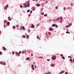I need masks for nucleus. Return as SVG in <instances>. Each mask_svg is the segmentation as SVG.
<instances>
[{"mask_svg": "<svg viewBox=\"0 0 74 74\" xmlns=\"http://www.w3.org/2000/svg\"><path fill=\"white\" fill-rule=\"evenodd\" d=\"M72 60H72V59H70V61H72Z\"/></svg>", "mask_w": 74, "mask_h": 74, "instance_id": "nucleus-43", "label": "nucleus"}, {"mask_svg": "<svg viewBox=\"0 0 74 74\" xmlns=\"http://www.w3.org/2000/svg\"><path fill=\"white\" fill-rule=\"evenodd\" d=\"M66 28H68V27H69V26L67 25L66 26Z\"/></svg>", "mask_w": 74, "mask_h": 74, "instance_id": "nucleus-22", "label": "nucleus"}, {"mask_svg": "<svg viewBox=\"0 0 74 74\" xmlns=\"http://www.w3.org/2000/svg\"><path fill=\"white\" fill-rule=\"evenodd\" d=\"M53 30V28L52 27H51L50 29H49V30H50V31H52V30Z\"/></svg>", "mask_w": 74, "mask_h": 74, "instance_id": "nucleus-5", "label": "nucleus"}, {"mask_svg": "<svg viewBox=\"0 0 74 74\" xmlns=\"http://www.w3.org/2000/svg\"><path fill=\"white\" fill-rule=\"evenodd\" d=\"M66 33H68V34H69V33H70L69 32H68V31H67L66 32Z\"/></svg>", "mask_w": 74, "mask_h": 74, "instance_id": "nucleus-24", "label": "nucleus"}, {"mask_svg": "<svg viewBox=\"0 0 74 74\" xmlns=\"http://www.w3.org/2000/svg\"><path fill=\"white\" fill-rule=\"evenodd\" d=\"M59 18H57V19H56L57 21H58V20H59Z\"/></svg>", "mask_w": 74, "mask_h": 74, "instance_id": "nucleus-26", "label": "nucleus"}, {"mask_svg": "<svg viewBox=\"0 0 74 74\" xmlns=\"http://www.w3.org/2000/svg\"><path fill=\"white\" fill-rule=\"evenodd\" d=\"M64 10H66V8L65 7L64 8Z\"/></svg>", "mask_w": 74, "mask_h": 74, "instance_id": "nucleus-47", "label": "nucleus"}, {"mask_svg": "<svg viewBox=\"0 0 74 74\" xmlns=\"http://www.w3.org/2000/svg\"><path fill=\"white\" fill-rule=\"evenodd\" d=\"M41 14H42V15H44V13L43 12H42L41 13Z\"/></svg>", "mask_w": 74, "mask_h": 74, "instance_id": "nucleus-35", "label": "nucleus"}, {"mask_svg": "<svg viewBox=\"0 0 74 74\" xmlns=\"http://www.w3.org/2000/svg\"><path fill=\"white\" fill-rule=\"evenodd\" d=\"M71 6H73V5L71 3Z\"/></svg>", "mask_w": 74, "mask_h": 74, "instance_id": "nucleus-59", "label": "nucleus"}, {"mask_svg": "<svg viewBox=\"0 0 74 74\" xmlns=\"http://www.w3.org/2000/svg\"><path fill=\"white\" fill-rule=\"evenodd\" d=\"M30 11V9H29L27 10V12H29Z\"/></svg>", "mask_w": 74, "mask_h": 74, "instance_id": "nucleus-29", "label": "nucleus"}, {"mask_svg": "<svg viewBox=\"0 0 74 74\" xmlns=\"http://www.w3.org/2000/svg\"><path fill=\"white\" fill-rule=\"evenodd\" d=\"M56 56H52V60H55L56 59Z\"/></svg>", "mask_w": 74, "mask_h": 74, "instance_id": "nucleus-1", "label": "nucleus"}, {"mask_svg": "<svg viewBox=\"0 0 74 74\" xmlns=\"http://www.w3.org/2000/svg\"><path fill=\"white\" fill-rule=\"evenodd\" d=\"M6 20H5L4 21V23H5V22H6Z\"/></svg>", "mask_w": 74, "mask_h": 74, "instance_id": "nucleus-49", "label": "nucleus"}, {"mask_svg": "<svg viewBox=\"0 0 74 74\" xmlns=\"http://www.w3.org/2000/svg\"><path fill=\"white\" fill-rule=\"evenodd\" d=\"M44 9L43 8H42L41 9V10H43Z\"/></svg>", "mask_w": 74, "mask_h": 74, "instance_id": "nucleus-57", "label": "nucleus"}, {"mask_svg": "<svg viewBox=\"0 0 74 74\" xmlns=\"http://www.w3.org/2000/svg\"><path fill=\"white\" fill-rule=\"evenodd\" d=\"M37 38H38V39H39V40H40V38L38 37V36H37Z\"/></svg>", "mask_w": 74, "mask_h": 74, "instance_id": "nucleus-21", "label": "nucleus"}, {"mask_svg": "<svg viewBox=\"0 0 74 74\" xmlns=\"http://www.w3.org/2000/svg\"><path fill=\"white\" fill-rule=\"evenodd\" d=\"M60 56H63V55L62 54H61L60 55Z\"/></svg>", "mask_w": 74, "mask_h": 74, "instance_id": "nucleus-44", "label": "nucleus"}, {"mask_svg": "<svg viewBox=\"0 0 74 74\" xmlns=\"http://www.w3.org/2000/svg\"><path fill=\"white\" fill-rule=\"evenodd\" d=\"M4 27H5V25H4Z\"/></svg>", "mask_w": 74, "mask_h": 74, "instance_id": "nucleus-55", "label": "nucleus"}, {"mask_svg": "<svg viewBox=\"0 0 74 74\" xmlns=\"http://www.w3.org/2000/svg\"><path fill=\"white\" fill-rule=\"evenodd\" d=\"M31 56H33V54H31Z\"/></svg>", "mask_w": 74, "mask_h": 74, "instance_id": "nucleus-63", "label": "nucleus"}, {"mask_svg": "<svg viewBox=\"0 0 74 74\" xmlns=\"http://www.w3.org/2000/svg\"><path fill=\"white\" fill-rule=\"evenodd\" d=\"M23 38H26V36L25 35H23L22 36Z\"/></svg>", "mask_w": 74, "mask_h": 74, "instance_id": "nucleus-20", "label": "nucleus"}, {"mask_svg": "<svg viewBox=\"0 0 74 74\" xmlns=\"http://www.w3.org/2000/svg\"><path fill=\"white\" fill-rule=\"evenodd\" d=\"M62 58V59H64H64H65V58H64V57H63V56H62L61 57Z\"/></svg>", "mask_w": 74, "mask_h": 74, "instance_id": "nucleus-16", "label": "nucleus"}, {"mask_svg": "<svg viewBox=\"0 0 74 74\" xmlns=\"http://www.w3.org/2000/svg\"><path fill=\"white\" fill-rule=\"evenodd\" d=\"M72 25V23H70V24H69V26H71V25Z\"/></svg>", "mask_w": 74, "mask_h": 74, "instance_id": "nucleus-25", "label": "nucleus"}, {"mask_svg": "<svg viewBox=\"0 0 74 74\" xmlns=\"http://www.w3.org/2000/svg\"><path fill=\"white\" fill-rule=\"evenodd\" d=\"M42 7H43L44 5H42Z\"/></svg>", "mask_w": 74, "mask_h": 74, "instance_id": "nucleus-60", "label": "nucleus"}, {"mask_svg": "<svg viewBox=\"0 0 74 74\" xmlns=\"http://www.w3.org/2000/svg\"><path fill=\"white\" fill-rule=\"evenodd\" d=\"M55 26H56V28H58V25H55Z\"/></svg>", "mask_w": 74, "mask_h": 74, "instance_id": "nucleus-31", "label": "nucleus"}, {"mask_svg": "<svg viewBox=\"0 0 74 74\" xmlns=\"http://www.w3.org/2000/svg\"><path fill=\"white\" fill-rule=\"evenodd\" d=\"M30 58L29 57H27V60H29V59Z\"/></svg>", "mask_w": 74, "mask_h": 74, "instance_id": "nucleus-18", "label": "nucleus"}, {"mask_svg": "<svg viewBox=\"0 0 74 74\" xmlns=\"http://www.w3.org/2000/svg\"><path fill=\"white\" fill-rule=\"evenodd\" d=\"M48 34H49V35H51V32H48Z\"/></svg>", "mask_w": 74, "mask_h": 74, "instance_id": "nucleus-19", "label": "nucleus"}, {"mask_svg": "<svg viewBox=\"0 0 74 74\" xmlns=\"http://www.w3.org/2000/svg\"><path fill=\"white\" fill-rule=\"evenodd\" d=\"M55 25H56V24H53L52 25V26H53V27H55Z\"/></svg>", "mask_w": 74, "mask_h": 74, "instance_id": "nucleus-14", "label": "nucleus"}, {"mask_svg": "<svg viewBox=\"0 0 74 74\" xmlns=\"http://www.w3.org/2000/svg\"><path fill=\"white\" fill-rule=\"evenodd\" d=\"M32 70H34V67H33V68H32Z\"/></svg>", "mask_w": 74, "mask_h": 74, "instance_id": "nucleus-56", "label": "nucleus"}, {"mask_svg": "<svg viewBox=\"0 0 74 74\" xmlns=\"http://www.w3.org/2000/svg\"><path fill=\"white\" fill-rule=\"evenodd\" d=\"M34 10H35V9H34H34H33V11H34Z\"/></svg>", "mask_w": 74, "mask_h": 74, "instance_id": "nucleus-58", "label": "nucleus"}, {"mask_svg": "<svg viewBox=\"0 0 74 74\" xmlns=\"http://www.w3.org/2000/svg\"><path fill=\"white\" fill-rule=\"evenodd\" d=\"M32 66V68L34 67H34V66H33V64L32 65V66Z\"/></svg>", "mask_w": 74, "mask_h": 74, "instance_id": "nucleus-39", "label": "nucleus"}, {"mask_svg": "<svg viewBox=\"0 0 74 74\" xmlns=\"http://www.w3.org/2000/svg\"><path fill=\"white\" fill-rule=\"evenodd\" d=\"M2 48L3 49V50H4V51H5L6 50V48H5L4 47H3Z\"/></svg>", "mask_w": 74, "mask_h": 74, "instance_id": "nucleus-6", "label": "nucleus"}, {"mask_svg": "<svg viewBox=\"0 0 74 74\" xmlns=\"http://www.w3.org/2000/svg\"><path fill=\"white\" fill-rule=\"evenodd\" d=\"M28 30V32H30V30Z\"/></svg>", "mask_w": 74, "mask_h": 74, "instance_id": "nucleus-53", "label": "nucleus"}, {"mask_svg": "<svg viewBox=\"0 0 74 74\" xmlns=\"http://www.w3.org/2000/svg\"><path fill=\"white\" fill-rule=\"evenodd\" d=\"M26 36H27L26 38H29V35H26Z\"/></svg>", "mask_w": 74, "mask_h": 74, "instance_id": "nucleus-13", "label": "nucleus"}, {"mask_svg": "<svg viewBox=\"0 0 74 74\" xmlns=\"http://www.w3.org/2000/svg\"><path fill=\"white\" fill-rule=\"evenodd\" d=\"M34 26L33 25H32L31 26V28H34Z\"/></svg>", "mask_w": 74, "mask_h": 74, "instance_id": "nucleus-12", "label": "nucleus"}, {"mask_svg": "<svg viewBox=\"0 0 74 74\" xmlns=\"http://www.w3.org/2000/svg\"><path fill=\"white\" fill-rule=\"evenodd\" d=\"M15 53H16V54H18V52H16Z\"/></svg>", "mask_w": 74, "mask_h": 74, "instance_id": "nucleus-52", "label": "nucleus"}, {"mask_svg": "<svg viewBox=\"0 0 74 74\" xmlns=\"http://www.w3.org/2000/svg\"><path fill=\"white\" fill-rule=\"evenodd\" d=\"M24 5L25 6V7H24L25 8H26L27 7V5H26V4L24 3Z\"/></svg>", "mask_w": 74, "mask_h": 74, "instance_id": "nucleus-10", "label": "nucleus"}, {"mask_svg": "<svg viewBox=\"0 0 74 74\" xmlns=\"http://www.w3.org/2000/svg\"><path fill=\"white\" fill-rule=\"evenodd\" d=\"M38 25H39V24H38L37 25H36V27H38Z\"/></svg>", "mask_w": 74, "mask_h": 74, "instance_id": "nucleus-36", "label": "nucleus"}, {"mask_svg": "<svg viewBox=\"0 0 74 74\" xmlns=\"http://www.w3.org/2000/svg\"><path fill=\"white\" fill-rule=\"evenodd\" d=\"M50 66L51 67H54V66H55V64H51Z\"/></svg>", "mask_w": 74, "mask_h": 74, "instance_id": "nucleus-4", "label": "nucleus"}, {"mask_svg": "<svg viewBox=\"0 0 74 74\" xmlns=\"http://www.w3.org/2000/svg\"><path fill=\"white\" fill-rule=\"evenodd\" d=\"M22 29H23V30H25V27L24 26H23L22 27Z\"/></svg>", "mask_w": 74, "mask_h": 74, "instance_id": "nucleus-17", "label": "nucleus"}, {"mask_svg": "<svg viewBox=\"0 0 74 74\" xmlns=\"http://www.w3.org/2000/svg\"><path fill=\"white\" fill-rule=\"evenodd\" d=\"M16 27H18V25H16Z\"/></svg>", "mask_w": 74, "mask_h": 74, "instance_id": "nucleus-64", "label": "nucleus"}, {"mask_svg": "<svg viewBox=\"0 0 74 74\" xmlns=\"http://www.w3.org/2000/svg\"><path fill=\"white\" fill-rule=\"evenodd\" d=\"M36 6H38V7H40V4L37 3L36 5Z\"/></svg>", "mask_w": 74, "mask_h": 74, "instance_id": "nucleus-7", "label": "nucleus"}, {"mask_svg": "<svg viewBox=\"0 0 74 74\" xmlns=\"http://www.w3.org/2000/svg\"><path fill=\"white\" fill-rule=\"evenodd\" d=\"M32 12H33V11H31L30 12V13H31V14H32Z\"/></svg>", "mask_w": 74, "mask_h": 74, "instance_id": "nucleus-40", "label": "nucleus"}, {"mask_svg": "<svg viewBox=\"0 0 74 74\" xmlns=\"http://www.w3.org/2000/svg\"><path fill=\"white\" fill-rule=\"evenodd\" d=\"M53 21H56V20L54 19V20H53Z\"/></svg>", "mask_w": 74, "mask_h": 74, "instance_id": "nucleus-51", "label": "nucleus"}, {"mask_svg": "<svg viewBox=\"0 0 74 74\" xmlns=\"http://www.w3.org/2000/svg\"><path fill=\"white\" fill-rule=\"evenodd\" d=\"M20 7H21V8H23V6L22 5H20Z\"/></svg>", "mask_w": 74, "mask_h": 74, "instance_id": "nucleus-30", "label": "nucleus"}, {"mask_svg": "<svg viewBox=\"0 0 74 74\" xmlns=\"http://www.w3.org/2000/svg\"><path fill=\"white\" fill-rule=\"evenodd\" d=\"M19 52V53H20V54H21V51H20Z\"/></svg>", "mask_w": 74, "mask_h": 74, "instance_id": "nucleus-50", "label": "nucleus"}, {"mask_svg": "<svg viewBox=\"0 0 74 74\" xmlns=\"http://www.w3.org/2000/svg\"><path fill=\"white\" fill-rule=\"evenodd\" d=\"M62 21L60 20V23H62Z\"/></svg>", "mask_w": 74, "mask_h": 74, "instance_id": "nucleus-38", "label": "nucleus"}, {"mask_svg": "<svg viewBox=\"0 0 74 74\" xmlns=\"http://www.w3.org/2000/svg\"><path fill=\"white\" fill-rule=\"evenodd\" d=\"M45 34L46 35H47V33H45Z\"/></svg>", "mask_w": 74, "mask_h": 74, "instance_id": "nucleus-61", "label": "nucleus"}, {"mask_svg": "<svg viewBox=\"0 0 74 74\" xmlns=\"http://www.w3.org/2000/svg\"><path fill=\"white\" fill-rule=\"evenodd\" d=\"M8 7V5L7 4L5 6V7L4 8V9H5V10H6L7 8Z\"/></svg>", "mask_w": 74, "mask_h": 74, "instance_id": "nucleus-2", "label": "nucleus"}, {"mask_svg": "<svg viewBox=\"0 0 74 74\" xmlns=\"http://www.w3.org/2000/svg\"><path fill=\"white\" fill-rule=\"evenodd\" d=\"M64 73V71H61V72H60L59 73H60V74H62V73Z\"/></svg>", "mask_w": 74, "mask_h": 74, "instance_id": "nucleus-3", "label": "nucleus"}, {"mask_svg": "<svg viewBox=\"0 0 74 74\" xmlns=\"http://www.w3.org/2000/svg\"><path fill=\"white\" fill-rule=\"evenodd\" d=\"M65 74H68V73L67 72H66Z\"/></svg>", "mask_w": 74, "mask_h": 74, "instance_id": "nucleus-46", "label": "nucleus"}, {"mask_svg": "<svg viewBox=\"0 0 74 74\" xmlns=\"http://www.w3.org/2000/svg\"><path fill=\"white\" fill-rule=\"evenodd\" d=\"M2 64H3V65H5L6 64V63L5 62H4L3 63H2Z\"/></svg>", "mask_w": 74, "mask_h": 74, "instance_id": "nucleus-11", "label": "nucleus"}, {"mask_svg": "<svg viewBox=\"0 0 74 74\" xmlns=\"http://www.w3.org/2000/svg\"><path fill=\"white\" fill-rule=\"evenodd\" d=\"M25 53V52H24V51H22V53Z\"/></svg>", "mask_w": 74, "mask_h": 74, "instance_id": "nucleus-34", "label": "nucleus"}, {"mask_svg": "<svg viewBox=\"0 0 74 74\" xmlns=\"http://www.w3.org/2000/svg\"><path fill=\"white\" fill-rule=\"evenodd\" d=\"M47 16V14H45L44 15V16Z\"/></svg>", "mask_w": 74, "mask_h": 74, "instance_id": "nucleus-37", "label": "nucleus"}, {"mask_svg": "<svg viewBox=\"0 0 74 74\" xmlns=\"http://www.w3.org/2000/svg\"><path fill=\"white\" fill-rule=\"evenodd\" d=\"M48 73L49 74H51V72H48Z\"/></svg>", "mask_w": 74, "mask_h": 74, "instance_id": "nucleus-45", "label": "nucleus"}, {"mask_svg": "<svg viewBox=\"0 0 74 74\" xmlns=\"http://www.w3.org/2000/svg\"><path fill=\"white\" fill-rule=\"evenodd\" d=\"M12 54L13 55H14V53H14V51H12Z\"/></svg>", "mask_w": 74, "mask_h": 74, "instance_id": "nucleus-32", "label": "nucleus"}, {"mask_svg": "<svg viewBox=\"0 0 74 74\" xmlns=\"http://www.w3.org/2000/svg\"><path fill=\"white\" fill-rule=\"evenodd\" d=\"M30 6V3H27V7H29Z\"/></svg>", "mask_w": 74, "mask_h": 74, "instance_id": "nucleus-8", "label": "nucleus"}, {"mask_svg": "<svg viewBox=\"0 0 74 74\" xmlns=\"http://www.w3.org/2000/svg\"><path fill=\"white\" fill-rule=\"evenodd\" d=\"M38 58H42V59H43V58L41 56H40V57H38Z\"/></svg>", "mask_w": 74, "mask_h": 74, "instance_id": "nucleus-28", "label": "nucleus"}, {"mask_svg": "<svg viewBox=\"0 0 74 74\" xmlns=\"http://www.w3.org/2000/svg\"><path fill=\"white\" fill-rule=\"evenodd\" d=\"M21 54H20L19 53H18V56H19V55H20Z\"/></svg>", "mask_w": 74, "mask_h": 74, "instance_id": "nucleus-41", "label": "nucleus"}, {"mask_svg": "<svg viewBox=\"0 0 74 74\" xmlns=\"http://www.w3.org/2000/svg\"><path fill=\"white\" fill-rule=\"evenodd\" d=\"M60 18H61L60 21H63V18H62V17H60Z\"/></svg>", "mask_w": 74, "mask_h": 74, "instance_id": "nucleus-15", "label": "nucleus"}, {"mask_svg": "<svg viewBox=\"0 0 74 74\" xmlns=\"http://www.w3.org/2000/svg\"><path fill=\"white\" fill-rule=\"evenodd\" d=\"M47 61H50V60L49 59H47Z\"/></svg>", "mask_w": 74, "mask_h": 74, "instance_id": "nucleus-42", "label": "nucleus"}, {"mask_svg": "<svg viewBox=\"0 0 74 74\" xmlns=\"http://www.w3.org/2000/svg\"><path fill=\"white\" fill-rule=\"evenodd\" d=\"M45 74H48V73H46Z\"/></svg>", "mask_w": 74, "mask_h": 74, "instance_id": "nucleus-62", "label": "nucleus"}, {"mask_svg": "<svg viewBox=\"0 0 74 74\" xmlns=\"http://www.w3.org/2000/svg\"><path fill=\"white\" fill-rule=\"evenodd\" d=\"M8 19H9V21H11V17H8Z\"/></svg>", "mask_w": 74, "mask_h": 74, "instance_id": "nucleus-9", "label": "nucleus"}, {"mask_svg": "<svg viewBox=\"0 0 74 74\" xmlns=\"http://www.w3.org/2000/svg\"><path fill=\"white\" fill-rule=\"evenodd\" d=\"M56 9H58V6H56L55 8Z\"/></svg>", "mask_w": 74, "mask_h": 74, "instance_id": "nucleus-33", "label": "nucleus"}, {"mask_svg": "<svg viewBox=\"0 0 74 74\" xmlns=\"http://www.w3.org/2000/svg\"><path fill=\"white\" fill-rule=\"evenodd\" d=\"M0 53H1V54H2V52L1 51H0Z\"/></svg>", "mask_w": 74, "mask_h": 74, "instance_id": "nucleus-54", "label": "nucleus"}, {"mask_svg": "<svg viewBox=\"0 0 74 74\" xmlns=\"http://www.w3.org/2000/svg\"><path fill=\"white\" fill-rule=\"evenodd\" d=\"M31 16L30 14H29L28 15V17H29V16Z\"/></svg>", "mask_w": 74, "mask_h": 74, "instance_id": "nucleus-48", "label": "nucleus"}, {"mask_svg": "<svg viewBox=\"0 0 74 74\" xmlns=\"http://www.w3.org/2000/svg\"><path fill=\"white\" fill-rule=\"evenodd\" d=\"M15 26H13V29H15Z\"/></svg>", "mask_w": 74, "mask_h": 74, "instance_id": "nucleus-27", "label": "nucleus"}, {"mask_svg": "<svg viewBox=\"0 0 74 74\" xmlns=\"http://www.w3.org/2000/svg\"><path fill=\"white\" fill-rule=\"evenodd\" d=\"M7 24L8 25H9L10 24V22H7Z\"/></svg>", "mask_w": 74, "mask_h": 74, "instance_id": "nucleus-23", "label": "nucleus"}]
</instances>
